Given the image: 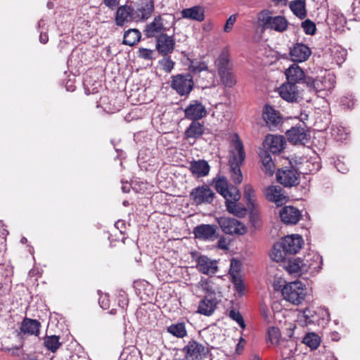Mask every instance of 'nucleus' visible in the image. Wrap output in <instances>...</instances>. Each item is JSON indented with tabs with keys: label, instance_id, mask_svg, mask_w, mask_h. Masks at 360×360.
Wrapping results in <instances>:
<instances>
[{
	"label": "nucleus",
	"instance_id": "nucleus-33",
	"mask_svg": "<svg viewBox=\"0 0 360 360\" xmlns=\"http://www.w3.org/2000/svg\"><path fill=\"white\" fill-rule=\"evenodd\" d=\"M289 8L292 13L302 20L307 16L305 0H294L290 2Z\"/></svg>",
	"mask_w": 360,
	"mask_h": 360
},
{
	"label": "nucleus",
	"instance_id": "nucleus-44",
	"mask_svg": "<svg viewBox=\"0 0 360 360\" xmlns=\"http://www.w3.org/2000/svg\"><path fill=\"white\" fill-rule=\"evenodd\" d=\"M226 195L223 196L225 199V205H231L233 203H236L240 198V193L237 187L232 186L229 189V193H225Z\"/></svg>",
	"mask_w": 360,
	"mask_h": 360
},
{
	"label": "nucleus",
	"instance_id": "nucleus-26",
	"mask_svg": "<svg viewBox=\"0 0 360 360\" xmlns=\"http://www.w3.org/2000/svg\"><path fill=\"white\" fill-rule=\"evenodd\" d=\"M205 127L203 122L192 120L191 123L185 130L184 137L186 139H193L196 140L205 133Z\"/></svg>",
	"mask_w": 360,
	"mask_h": 360
},
{
	"label": "nucleus",
	"instance_id": "nucleus-5",
	"mask_svg": "<svg viewBox=\"0 0 360 360\" xmlns=\"http://www.w3.org/2000/svg\"><path fill=\"white\" fill-rule=\"evenodd\" d=\"M217 221L220 229L225 234L242 236L247 232L245 225L236 219L220 217L217 218Z\"/></svg>",
	"mask_w": 360,
	"mask_h": 360
},
{
	"label": "nucleus",
	"instance_id": "nucleus-14",
	"mask_svg": "<svg viewBox=\"0 0 360 360\" xmlns=\"http://www.w3.org/2000/svg\"><path fill=\"white\" fill-rule=\"evenodd\" d=\"M219 300L216 297V293L205 294L204 297L200 301L197 312L200 314L210 316L216 310Z\"/></svg>",
	"mask_w": 360,
	"mask_h": 360
},
{
	"label": "nucleus",
	"instance_id": "nucleus-54",
	"mask_svg": "<svg viewBox=\"0 0 360 360\" xmlns=\"http://www.w3.org/2000/svg\"><path fill=\"white\" fill-rule=\"evenodd\" d=\"M321 82H323V86L324 87V91H330L333 89L335 87V76L331 74H328L321 78Z\"/></svg>",
	"mask_w": 360,
	"mask_h": 360
},
{
	"label": "nucleus",
	"instance_id": "nucleus-47",
	"mask_svg": "<svg viewBox=\"0 0 360 360\" xmlns=\"http://www.w3.org/2000/svg\"><path fill=\"white\" fill-rule=\"evenodd\" d=\"M190 64L188 67V70L190 72L195 75L201 72L203 70H207L208 67L205 62L203 61H195L193 60L188 59Z\"/></svg>",
	"mask_w": 360,
	"mask_h": 360
},
{
	"label": "nucleus",
	"instance_id": "nucleus-24",
	"mask_svg": "<svg viewBox=\"0 0 360 360\" xmlns=\"http://www.w3.org/2000/svg\"><path fill=\"white\" fill-rule=\"evenodd\" d=\"M133 20V8L129 5H122L116 11L115 22L116 25L122 27L125 23Z\"/></svg>",
	"mask_w": 360,
	"mask_h": 360
},
{
	"label": "nucleus",
	"instance_id": "nucleus-38",
	"mask_svg": "<svg viewBox=\"0 0 360 360\" xmlns=\"http://www.w3.org/2000/svg\"><path fill=\"white\" fill-rule=\"evenodd\" d=\"M302 262L301 257L290 259L285 266L286 270L290 274H305L304 271H302V262Z\"/></svg>",
	"mask_w": 360,
	"mask_h": 360
},
{
	"label": "nucleus",
	"instance_id": "nucleus-31",
	"mask_svg": "<svg viewBox=\"0 0 360 360\" xmlns=\"http://www.w3.org/2000/svg\"><path fill=\"white\" fill-rule=\"evenodd\" d=\"M154 0H146L142 2L136 10L138 17L142 20L148 19L154 11Z\"/></svg>",
	"mask_w": 360,
	"mask_h": 360
},
{
	"label": "nucleus",
	"instance_id": "nucleus-18",
	"mask_svg": "<svg viewBox=\"0 0 360 360\" xmlns=\"http://www.w3.org/2000/svg\"><path fill=\"white\" fill-rule=\"evenodd\" d=\"M175 46V41L172 36L167 34H162L156 39V49L162 56H167L171 54Z\"/></svg>",
	"mask_w": 360,
	"mask_h": 360
},
{
	"label": "nucleus",
	"instance_id": "nucleus-6",
	"mask_svg": "<svg viewBox=\"0 0 360 360\" xmlns=\"http://www.w3.org/2000/svg\"><path fill=\"white\" fill-rule=\"evenodd\" d=\"M330 321V314L328 310H320L319 312L312 309L306 308L300 316L299 321L304 326L311 324L323 325Z\"/></svg>",
	"mask_w": 360,
	"mask_h": 360
},
{
	"label": "nucleus",
	"instance_id": "nucleus-13",
	"mask_svg": "<svg viewBox=\"0 0 360 360\" xmlns=\"http://www.w3.org/2000/svg\"><path fill=\"white\" fill-rule=\"evenodd\" d=\"M184 112V118L191 121H198L206 117L207 114L205 106L198 100L191 101Z\"/></svg>",
	"mask_w": 360,
	"mask_h": 360
},
{
	"label": "nucleus",
	"instance_id": "nucleus-41",
	"mask_svg": "<svg viewBox=\"0 0 360 360\" xmlns=\"http://www.w3.org/2000/svg\"><path fill=\"white\" fill-rule=\"evenodd\" d=\"M306 87L309 89V91H324V87L323 86V82L321 80V78H313L311 77H307L306 79Z\"/></svg>",
	"mask_w": 360,
	"mask_h": 360
},
{
	"label": "nucleus",
	"instance_id": "nucleus-49",
	"mask_svg": "<svg viewBox=\"0 0 360 360\" xmlns=\"http://www.w3.org/2000/svg\"><path fill=\"white\" fill-rule=\"evenodd\" d=\"M248 208L250 209V221L252 226L257 228L260 225L261 222L259 211L257 209V205H255V207L248 206Z\"/></svg>",
	"mask_w": 360,
	"mask_h": 360
},
{
	"label": "nucleus",
	"instance_id": "nucleus-40",
	"mask_svg": "<svg viewBox=\"0 0 360 360\" xmlns=\"http://www.w3.org/2000/svg\"><path fill=\"white\" fill-rule=\"evenodd\" d=\"M221 83L226 87H233L236 84V79L232 70L218 73Z\"/></svg>",
	"mask_w": 360,
	"mask_h": 360
},
{
	"label": "nucleus",
	"instance_id": "nucleus-34",
	"mask_svg": "<svg viewBox=\"0 0 360 360\" xmlns=\"http://www.w3.org/2000/svg\"><path fill=\"white\" fill-rule=\"evenodd\" d=\"M260 158L262 164V170L266 176H272L275 172V165L271 156L267 151H264L261 153Z\"/></svg>",
	"mask_w": 360,
	"mask_h": 360
},
{
	"label": "nucleus",
	"instance_id": "nucleus-57",
	"mask_svg": "<svg viewBox=\"0 0 360 360\" xmlns=\"http://www.w3.org/2000/svg\"><path fill=\"white\" fill-rule=\"evenodd\" d=\"M237 19V14H233L229 16V18L227 19L226 24L224 27V31L225 32H229L233 27V25L236 22Z\"/></svg>",
	"mask_w": 360,
	"mask_h": 360
},
{
	"label": "nucleus",
	"instance_id": "nucleus-27",
	"mask_svg": "<svg viewBox=\"0 0 360 360\" xmlns=\"http://www.w3.org/2000/svg\"><path fill=\"white\" fill-rule=\"evenodd\" d=\"M183 18L202 22L205 19V9L202 6H194L181 11Z\"/></svg>",
	"mask_w": 360,
	"mask_h": 360
},
{
	"label": "nucleus",
	"instance_id": "nucleus-61",
	"mask_svg": "<svg viewBox=\"0 0 360 360\" xmlns=\"http://www.w3.org/2000/svg\"><path fill=\"white\" fill-rule=\"evenodd\" d=\"M105 5L111 10H114L119 4L120 0H103Z\"/></svg>",
	"mask_w": 360,
	"mask_h": 360
},
{
	"label": "nucleus",
	"instance_id": "nucleus-23",
	"mask_svg": "<svg viewBox=\"0 0 360 360\" xmlns=\"http://www.w3.org/2000/svg\"><path fill=\"white\" fill-rule=\"evenodd\" d=\"M285 143L283 136L268 135L264 141V146L267 152L272 154H278L284 149Z\"/></svg>",
	"mask_w": 360,
	"mask_h": 360
},
{
	"label": "nucleus",
	"instance_id": "nucleus-30",
	"mask_svg": "<svg viewBox=\"0 0 360 360\" xmlns=\"http://www.w3.org/2000/svg\"><path fill=\"white\" fill-rule=\"evenodd\" d=\"M218 73L232 70L230 56L227 51H222L214 61Z\"/></svg>",
	"mask_w": 360,
	"mask_h": 360
},
{
	"label": "nucleus",
	"instance_id": "nucleus-43",
	"mask_svg": "<svg viewBox=\"0 0 360 360\" xmlns=\"http://www.w3.org/2000/svg\"><path fill=\"white\" fill-rule=\"evenodd\" d=\"M214 182V188L217 193L221 194L222 196H225V193H229L228 182L224 176L215 178L213 179Z\"/></svg>",
	"mask_w": 360,
	"mask_h": 360
},
{
	"label": "nucleus",
	"instance_id": "nucleus-36",
	"mask_svg": "<svg viewBox=\"0 0 360 360\" xmlns=\"http://www.w3.org/2000/svg\"><path fill=\"white\" fill-rule=\"evenodd\" d=\"M288 25V20L284 16L276 15L274 16V18L267 29L275 30L278 32H283L287 30Z\"/></svg>",
	"mask_w": 360,
	"mask_h": 360
},
{
	"label": "nucleus",
	"instance_id": "nucleus-60",
	"mask_svg": "<svg viewBox=\"0 0 360 360\" xmlns=\"http://www.w3.org/2000/svg\"><path fill=\"white\" fill-rule=\"evenodd\" d=\"M153 51L146 49V48H141L139 49V56L141 57L143 59L150 60L153 58Z\"/></svg>",
	"mask_w": 360,
	"mask_h": 360
},
{
	"label": "nucleus",
	"instance_id": "nucleus-25",
	"mask_svg": "<svg viewBox=\"0 0 360 360\" xmlns=\"http://www.w3.org/2000/svg\"><path fill=\"white\" fill-rule=\"evenodd\" d=\"M264 195L267 200L275 202L277 206L282 205L285 198L279 186H269L264 189Z\"/></svg>",
	"mask_w": 360,
	"mask_h": 360
},
{
	"label": "nucleus",
	"instance_id": "nucleus-50",
	"mask_svg": "<svg viewBox=\"0 0 360 360\" xmlns=\"http://www.w3.org/2000/svg\"><path fill=\"white\" fill-rule=\"evenodd\" d=\"M242 267V263L239 259L236 258H233L231 260L230 269H229V275L230 277L232 278L233 276H241L240 271Z\"/></svg>",
	"mask_w": 360,
	"mask_h": 360
},
{
	"label": "nucleus",
	"instance_id": "nucleus-46",
	"mask_svg": "<svg viewBox=\"0 0 360 360\" xmlns=\"http://www.w3.org/2000/svg\"><path fill=\"white\" fill-rule=\"evenodd\" d=\"M59 339V336L57 335L48 336L44 340V345L49 351L55 352L61 345Z\"/></svg>",
	"mask_w": 360,
	"mask_h": 360
},
{
	"label": "nucleus",
	"instance_id": "nucleus-9",
	"mask_svg": "<svg viewBox=\"0 0 360 360\" xmlns=\"http://www.w3.org/2000/svg\"><path fill=\"white\" fill-rule=\"evenodd\" d=\"M262 118L271 131L278 129L283 122L280 112L269 104H266L263 108Z\"/></svg>",
	"mask_w": 360,
	"mask_h": 360
},
{
	"label": "nucleus",
	"instance_id": "nucleus-59",
	"mask_svg": "<svg viewBox=\"0 0 360 360\" xmlns=\"http://www.w3.org/2000/svg\"><path fill=\"white\" fill-rule=\"evenodd\" d=\"M346 56H347V52L345 50L337 49L336 52L335 53L334 58L335 59L336 63L340 65L345 60Z\"/></svg>",
	"mask_w": 360,
	"mask_h": 360
},
{
	"label": "nucleus",
	"instance_id": "nucleus-11",
	"mask_svg": "<svg viewBox=\"0 0 360 360\" xmlns=\"http://www.w3.org/2000/svg\"><path fill=\"white\" fill-rule=\"evenodd\" d=\"M191 198L195 205L211 204L215 197L214 192L206 184L198 186L191 192Z\"/></svg>",
	"mask_w": 360,
	"mask_h": 360
},
{
	"label": "nucleus",
	"instance_id": "nucleus-42",
	"mask_svg": "<svg viewBox=\"0 0 360 360\" xmlns=\"http://www.w3.org/2000/svg\"><path fill=\"white\" fill-rule=\"evenodd\" d=\"M226 210L234 216L238 217H244L247 214V208L242 206L240 203L236 202L231 205L226 206Z\"/></svg>",
	"mask_w": 360,
	"mask_h": 360
},
{
	"label": "nucleus",
	"instance_id": "nucleus-20",
	"mask_svg": "<svg viewBox=\"0 0 360 360\" xmlns=\"http://www.w3.org/2000/svg\"><path fill=\"white\" fill-rule=\"evenodd\" d=\"M289 54L292 61L304 62L311 56V51L306 44L296 43L290 49Z\"/></svg>",
	"mask_w": 360,
	"mask_h": 360
},
{
	"label": "nucleus",
	"instance_id": "nucleus-12",
	"mask_svg": "<svg viewBox=\"0 0 360 360\" xmlns=\"http://www.w3.org/2000/svg\"><path fill=\"white\" fill-rule=\"evenodd\" d=\"M301 259L302 261V271H304L305 273L309 272L314 274L319 272L322 269V257L317 252H309Z\"/></svg>",
	"mask_w": 360,
	"mask_h": 360
},
{
	"label": "nucleus",
	"instance_id": "nucleus-7",
	"mask_svg": "<svg viewBox=\"0 0 360 360\" xmlns=\"http://www.w3.org/2000/svg\"><path fill=\"white\" fill-rule=\"evenodd\" d=\"M286 136L290 143L294 144H306L311 138L309 131L304 123L292 127L286 131Z\"/></svg>",
	"mask_w": 360,
	"mask_h": 360
},
{
	"label": "nucleus",
	"instance_id": "nucleus-52",
	"mask_svg": "<svg viewBox=\"0 0 360 360\" xmlns=\"http://www.w3.org/2000/svg\"><path fill=\"white\" fill-rule=\"evenodd\" d=\"M229 316L233 321H235L238 326L242 328H245V323L243 319V317L240 312L235 309H232L229 312Z\"/></svg>",
	"mask_w": 360,
	"mask_h": 360
},
{
	"label": "nucleus",
	"instance_id": "nucleus-22",
	"mask_svg": "<svg viewBox=\"0 0 360 360\" xmlns=\"http://www.w3.org/2000/svg\"><path fill=\"white\" fill-rule=\"evenodd\" d=\"M41 323L37 319L25 317L20 326V333L21 334L34 335L38 337L40 333Z\"/></svg>",
	"mask_w": 360,
	"mask_h": 360
},
{
	"label": "nucleus",
	"instance_id": "nucleus-48",
	"mask_svg": "<svg viewBox=\"0 0 360 360\" xmlns=\"http://www.w3.org/2000/svg\"><path fill=\"white\" fill-rule=\"evenodd\" d=\"M255 191L250 184H247L244 187V198L247 201V205L255 207L257 205L255 202Z\"/></svg>",
	"mask_w": 360,
	"mask_h": 360
},
{
	"label": "nucleus",
	"instance_id": "nucleus-1",
	"mask_svg": "<svg viewBox=\"0 0 360 360\" xmlns=\"http://www.w3.org/2000/svg\"><path fill=\"white\" fill-rule=\"evenodd\" d=\"M302 236L297 234L286 236L274 245L271 257L277 262H283L288 255H295L303 245Z\"/></svg>",
	"mask_w": 360,
	"mask_h": 360
},
{
	"label": "nucleus",
	"instance_id": "nucleus-19",
	"mask_svg": "<svg viewBox=\"0 0 360 360\" xmlns=\"http://www.w3.org/2000/svg\"><path fill=\"white\" fill-rule=\"evenodd\" d=\"M282 222L287 225L296 224L300 219L301 212L294 206H284L279 212Z\"/></svg>",
	"mask_w": 360,
	"mask_h": 360
},
{
	"label": "nucleus",
	"instance_id": "nucleus-56",
	"mask_svg": "<svg viewBox=\"0 0 360 360\" xmlns=\"http://www.w3.org/2000/svg\"><path fill=\"white\" fill-rule=\"evenodd\" d=\"M198 286L205 291L206 294L211 292L216 293L215 290L210 285V281L207 278H202L198 283Z\"/></svg>",
	"mask_w": 360,
	"mask_h": 360
},
{
	"label": "nucleus",
	"instance_id": "nucleus-8",
	"mask_svg": "<svg viewBox=\"0 0 360 360\" xmlns=\"http://www.w3.org/2000/svg\"><path fill=\"white\" fill-rule=\"evenodd\" d=\"M182 352L186 360H201L208 353V348L192 339L183 347Z\"/></svg>",
	"mask_w": 360,
	"mask_h": 360
},
{
	"label": "nucleus",
	"instance_id": "nucleus-21",
	"mask_svg": "<svg viewBox=\"0 0 360 360\" xmlns=\"http://www.w3.org/2000/svg\"><path fill=\"white\" fill-rule=\"evenodd\" d=\"M165 30L164 27L162 19L160 15L155 16L153 20L147 24L143 30V34L146 38L158 39V36L164 34L163 32Z\"/></svg>",
	"mask_w": 360,
	"mask_h": 360
},
{
	"label": "nucleus",
	"instance_id": "nucleus-51",
	"mask_svg": "<svg viewBox=\"0 0 360 360\" xmlns=\"http://www.w3.org/2000/svg\"><path fill=\"white\" fill-rule=\"evenodd\" d=\"M231 280L237 293L240 296L243 295L245 292V287L242 276H233Z\"/></svg>",
	"mask_w": 360,
	"mask_h": 360
},
{
	"label": "nucleus",
	"instance_id": "nucleus-45",
	"mask_svg": "<svg viewBox=\"0 0 360 360\" xmlns=\"http://www.w3.org/2000/svg\"><path fill=\"white\" fill-rule=\"evenodd\" d=\"M303 342L311 349H316L320 345L321 340L319 335L314 333L307 334L303 338Z\"/></svg>",
	"mask_w": 360,
	"mask_h": 360
},
{
	"label": "nucleus",
	"instance_id": "nucleus-2",
	"mask_svg": "<svg viewBox=\"0 0 360 360\" xmlns=\"http://www.w3.org/2000/svg\"><path fill=\"white\" fill-rule=\"evenodd\" d=\"M234 150L230 152L229 166L231 181L238 185L243 181V174L240 169L245 158L243 144L238 134L235 133L233 139Z\"/></svg>",
	"mask_w": 360,
	"mask_h": 360
},
{
	"label": "nucleus",
	"instance_id": "nucleus-62",
	"mask_svg": "<svg viewBox=\"0 0 360 360\" xmlns=\"http://www.w3.org/2000/svg\"><path fill=\"white\" fill-rule=\"evenodd\" d=\"M115 226L120 229L121 234H124V231H123V229H125V224L124 223L123 221L118 220L117 221L115 222Z\"/></svg>",
	"mask_w": 360,
	"mask_h": 360
},
{
	"label": "nucleus",
	"instance_id": "nucleus-17",
	"mask_svg": "<svg viewBox=\"0 0 360 360\" xmlns=\"http://www.w3.org/2000/svg\"><path fill=\"white\" fill-rule=\"evenodd\" d=\"M285 75L288 82L293 84H306V79L308 76L305 75L304 70L296 63L292 64L285 71Z\"/></svg>",
	"mask_w": 360,
	"mask_h": 360
},
{
	"label": "nucleus",
	"instance_id": "nucleus-63",
	"mask_svg": "<svg viewBox=\"0 0 360 360\" xmlns=\"http://www.w3.org/2000/svg\"><path fill=\"white\" fill-rule=\"evenodd\" d=\"M48 41H49L48 34L46 33V32H40L39 41L41 44H46L48 42Z\"/></svg>",
	"mask_w": 360,
	"mask_h": 360
},
{
	"label": "nucleus",
	"instance_id": "nucleus-10",
	"mask_svg": "<svg viewBox=\"0 0 360 360\" xmlns=\"http://www.w3.org/2000/svg\"><path fill=\"white\" fill-rule=\"evenodd\" d=\"M276 179L285 187H292L299 184L300 174L292 167H285L278 170Z\"/></svg>",
	"mask_w": 360,
	"mask_h": 360
},
{
	"label": "nucleus",
	"instance_id": "nucleus-53",
	"mask_svg": "<svg viewBox=\"0 0 360 360\" xmlns=\"http://www.w3.org/2000/svg\"><path fill=\"white\" fill-rule=\"evenodd\" d=\"M301 27L306 34L314 35L316 33V24L309 19H306L302 22Z\"/></svg>",
	"mask_w": 360,
	"mask_h": 360
},
{
	"label": "nucleus",
	"instance_id": "nucleus-39",
	"mask_svg": "<svg viewBox=\"0 0 360 360\" xmlns=\"http://www.w3.org/2000/svg\"><path fill=\"white\" fill-rule=\"evenodd\" d=\"M272 12L268 9L262 10L257 14V20L262 26V29L267 30L268 27L271 24L274 16L271 15Z\"/></svg>",
	"mask_w": 360,
	"mask_h": 360
},
{
	"label": "nucleus",
	"instance_id": "nucleus-32",
	"mask_svg": "<svg viewBox=\"0 0 360 360\" xmlns=\"http://www.w3.org/2000/svg\"><path fill=\"white\" fill-rule=\"evenodd\" d=\"M210 167L204 160L193 161L191 163L190 169L198 177L205 176L209 174Z\"/></svg>",
	"mask_w": 360,
	"mask_h": 360
},
{
	"label": "nucleus",
	"instance_id": "nucleus-37",
	"mask_svg": "<svg viewBox=\"0 0 360 360\" xmlns=\"http://www.w3.org/2000/svg\"><path fill=\"white\" fill-rule=\"evenodd\" d=\"M167 331L178 338H183L187 335V330L184 323H173L167 328Z\"/></svg>",
	"mask_w": 360,
	"mask_h": 360
},
{
	"label": "nucleus",
	"instance_id": "nucleus-16",
	"mask_svg": "<svg viewBox=\"0 0 360 360\" xmlns=\"http://www.w3.org/2000/svg\"><path fill=\"white\" fill-rule=\"evenodd\" d=\"M217 230L216 225L200 224L194 228L193 233L197 238L214 241L219 236Z\"/></svg>",
	"mask_w": 360,
	"mask_h": 360
},
{
	"label": "nucleus",
	"instance_id": "nucleus-35",
	"mask_svg": "<svg viewBox=\"0 0 360 360\" xmlns=\"http://www.w3.org/2000/svg\"><path fill=\"white\" fill-rule=\"evenodd\" d=\"M141 37V34L138 29H129L124 33L122 44L133 46L140 41Z\"/></svg>",
	"mask_w": 360,
	"mask_h": 360
},
{
	"label": "nucleus",
	"instance_id": "nucleus-15",
	"mask_svg": "<svg viewBox=\"0 0 360 360\" xmlns=\"http://www.w3.org/2000/svg\"><path fill=\"white\" fill-rule=\"evenodd\" d=\"M278 92L281 97L289 103H297L301 99V90L298 86L288 82L279 87Z\"/></svg>",
	"mask_w": 360,
	"mask_h": 360
},
{
	"label": "nucleus",
	"instance_id": "nucleus-64",
	"mask_svg": "<svg viewBox=\"0 0 360 360\" xmlns=\"http://www.w3.org/2000/svg\"><path fill=\"white\" fill-rule=\"evenodd\" d=\"M218 247L223 250L228 249V246L226 243V240L224 237L220 238V239L218 240Z\"/></svg>",
	"mask_w": 360,
	"mask_h": 360
},
{
	"label": "nucleus",
	"instance_id": "nucleus-4",
	"mask_svg": "<svg viewBox=\"0 0 360 360\" xmlns=\"http://www.w3.org/2000/svg\"><path fill=\"white\" fill-rule=\"evenodd\" d=\"M170 86L183 96L190 94L194 87L193 76L191 73L177 74L171 77Z\"/></svg>",
	"mask_w": 360,
	"mask_h": 360
},
{
	"label": "nucleus",
	"instance_id": "nucleus-55",
	"mask_svg": "<svg viewBox=\"0 0 360 360\" xmlns=\"http://www.w3.org/2000/svg\"><path fill=\"white\" fill-rule=\"evenodd\" d=\"M160 64L166 72H170L174 66V62L170 58V57L166 58L164 56V58L160 61Z\"/></svg>",
	"mask_w": 360,
	"mask_h": 360
},
{
	"label": "nucleus",
	"instance_id": "nucleus-29",
	"mask_svg": "<svg viewBox=\"0 0 360 360\" xmlns=\"http://www.w3.org/2000/svg\"><path fill=\"white\" fill-rule=\"evenodd\" d=\"M281 333L278 328L271 326L268 329L266 338L267 344L270 342L271 345L281 347V348H282L283 344H285L283 347H285V344H289L288 341L281 340ZM290 343H292V342L290 341Z\"/></svg>",
	"mask_w": 360,
	"mask_h": 360
},
{
	"label": "nucleus",
	"instance_id": "nucleus-3",
	"mask_svg": "<svg viewBox=\"0 0 360 360\" xmlns=\"http://www.w3.org/2000/svg\"><path fill=\"white\" fill-rule=\"evenodd\" d=\"M283 298L289 302L298 305L306 297V288L300 281L290 282L286 284L282 289Z\"/></svg>",
	"mask_w": 360,
	"mask_h": 360
},
{
	"label": "nucleus",
	"instance_id": "nucleus-28",
	"mask_svg": "<svg viewBox=\"0 0 360 360\" xmlns=\"http://www.w3.org/2000/svg\"><path fill=\"white\" fill-rule=\"evenodd\" d=\"M196 262L198 269L204 274H214L217 270V265L207 256H200Z\"/></svg>",
	"mask_w": 360,
	"mask_h": 360
},
{
	"label": "nucleus",
	"instance_id": "nucleus-58",
	"mask_svg": "<svg viewBox=\"0 0 360 360\" xmlns=\"http://www.w3.org/2000/svg\"><path fill=\"white\" fill-rule=\"evenodd\" d=\"M98 303L101 308L108 309L110 308V299L108 294L101 295L98 299Z\"/></svg>",
	"mask_w": 360,
	"mask_h": 360
}]
</instances>
